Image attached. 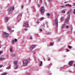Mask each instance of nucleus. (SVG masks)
Masks as SVG:
<instances>
[{
    "instance_id": "obj_22",
    "label": "nucleus",
    "mask_w": 75,
    "mask_h": 75,
    "mask_svg": "<svg viewBox=\"0 0 75 75\" xmlns=\"http://www.w3.org/2000/svg\"><path fill=\"white\" fill-rule=\"evenodd\" d=\"M6 69H10V67H8L6 68Z\"/></svg>"
},
{
    "instance_id": "obj_35",
    "label": "nucleus",
    "mask_w": 75,
    "mask_h": 75,
    "mask_svg": "<svg viewBox=\"0 0 75 75\" xmlns=\"http://www.w3.org/2000/svg\"><path fill=\"white\" fill-rule=\"evenodd\" d=\"M3 67V65H0V68Z\"/></svg>"
},
{
    "instance_id": "obj_49",
    "label": "nucleus",
    "mask_w": 75,
    "mask_h": 75,
    "mask_svg": "<svg viewBox=\"0 0 75 75\" xmlns=\"http://www.w3.org/2000/svg\"><path fill=\"white\" fill-rule=\"evenodd\" d=\"M37 23H39V22H37Z\"/></svg>"
},
{
    "instance_id": "obj_30",
    "label": "nucleus",
    "mask_w": 75,
    "mask_h": 75,
    "mask_svg": "<svg viewBox=\"0 0 75 75\" xmlns=\"http://www.w3.org/2000/svg\"><path fill=\"white\" fill-rule=\"evenodd\" d=\"M62 13H65V11H63L62 12Z\"/></svg>"
},
{
    "instance_id": "obj_19",
    "label": "nucleus",
    "mask_w": 75,
    "mask_h": 75,
    "mask_svg": "<svg viewBox=\"0 0 75 75\" xmlns=\"http://www.w3.org/2000/svg\"><path fill=\"white\" fill-rule=\"evenodd\" d=\"M44 18L42 17L40 18V21H42V20H44Z\"/></svg>"
},
{
    "instance_id": "obj_37",
    "label": "nucleus",
    "mask_w": 75,
    "mask_h": 75,
    "mask_svg": "<svg viewBox=\"0 0 75 75\" xmlns=\"http://www.w3.org/2000/svg\"><path fill=\"white\" fill-rule=\"evenodd\" d=\"M30 40H31L32 39V37H31V36H30Z\"/></svg>"
},
{
    "instance_id": "obj_20",
    "label": "nucleus",
    "mask_w": 75,
    "mask_h": 75,
    "mask_svg": "<svg viewBox=\"0 0 75 75\" xmlns=\"http://www.w3.org/2000/svg\"><path fill=\"white\" fill-rule=\"evenodd\" d=\"M42 62L41 61L40 62V66H42Z\"/></svg>"
},
{
    "instance_id": "obj_13",
    "label": "nucleus",
    "mask_w": 75,
    "mask_h": 75,
    "mask_svg": "<svg viewBox=\"0 0 75 75\" xmlns=\"http://www.w3.org/2000/svg\"><path fill=\"white\" fill-rule=\"evenodd\" d=\"M14 67L15 69H17L18 68V66L17 65H15Z\"/></svg>"
},
{
    "instance_id": "obj_8",
    "label": "nucleus",
    "mask_w": 75,
    "mask_h": 75,
    "mask_svg": "<svg viewBox=\"0 0 75 75\" xmlns=\"http://www.w3.org/2000/svg\"><path fill=\"white\" fill-rule=\"evenodd\" d=\"M35 45H33L30 47V49L31 50H33V49L34 48H35Z\"/></svg>"
},
{
    "instance_id": "obj_26",
    "label": "nucleus",
    "mask_w": 75,
    "mask_h": 75,
    "mask_svg": "<svg viewBox=\"0 0 75 75\" xmlns=\"http://www.w3.org/2000/svg\"><path fill=\"white\" fill-rule=\"evenodd\" d=\"M68 47L69 48H72V46L69 45L68 46Z\"/></svg>"
},
{
    "instance_id": "obj_29",
    "label": "nucleus",
    "mask_w": 75,
    "mask_h": 75,
    "mask_svg": "<svg viewBox=\"0 0 75 75\" xmlns=\"http://www.w3.org/2000/svg\"><path fill=\"white\" fill-rule=\"evenodd\" d=\"M45 24H46V25H48V22H45Z\"/></svg>"
},
{
    "instance_id": "obj_4",
    "label": "nucleus",
    "mask_w": 75,
    "mask_h": 75,
    "mask_svg": "<svg viewBox=\"0 0 75 75\" xmlns=\"http://www.w3.org/2000/svg\"><path fill=\"white\" fill-rule=\"evenodd\" d=\"M3 36L4 37H7L8 36V33L5 32H4L3 34Z\"/></svg>"
},
{
    "instance_id": "obj_32",
    "label": "nucleus",
    "mask_w": 75,
    "mask_h": 75,
    "mask_svg": "<svg viewBox=\"0 0 75 75\" xmlns=\"http://www.w3.org/2000/svg\"><path fill=\"white\" fill-rule=\"evenodd\" d=\"M14 40L15 42H17V39H15Z\"/></svg>"
},
{
    "instance_id": "obj_14",
    "label": "nucleus",
    "mask_w": 75,
    "mask_h": 75,
    "mask_svg": "<svg viewBox=\"0 0 75 75\" xmlns=\"http://www.w3.org/2000/svg\"><path fill=\"white\" fill-rule=\"evenodd\" d=\"M65 27V24H64L62 26V28H64Z\"/></svg>"
},
{
    "instance_id": "obj_16",
    "label": "nucleus",
    "mask_w": 75,
    "mask_h": 75,
    "mask_svg": "<svg viewBox=\"0 0 75 75\" xmlns=\"http://www.w3.org/2000/svg\"><path fill=\"white\" fill-rule=\"evenodd\" d=\"M61 19L62 21H64V17H61Z\"/></svg>"
},
{
    "instance_id": "obj_45",
    "label": "nucleus",
    "mask_w": 75,
    "mask_h": 75,
    "mask_svg": "<svg viewBox=\"0 0 75 75\" xmlns=\"http://www.w3.org/2000/svg\"><path fill=\"white\" fill-rule=\"evenodd\" d=\"M40 1L41 3H42V0H40Z\"/></svg>"
},
{
    "instance_id": "obj_40",
    "label": "nucleus",
    "mask_w": 75,
    "mask_h": 75,
    "mask_svg": "<svg viewBox=\"0 0 75 75\" xmlns=\"http://www.w3.org/2000/svg\"><path fill=\"white\" fill-rule=\"evenodd\" d=\"M50 2H51L52 0H48Z\"/></svg>"
},
{
    "instance_id": "obj_48",
    "label": "nucleus",
    "mask_w": 75,
    "mask_h": 75,
    "mask_svg": "<svg viewBox=\"0 0 75 75\" xmlns=\"http://www.w3.org/2000/svg\"><path fill=\"white\" fill-rule=\"evenodd\" d=\"M38 5L39 6L38 7H40V5L38 4Z\"/></svg>"
},
{
    "instance_id": "obj_12",
    "label": "nucleus",
    "mask_w": 75,
    "mask_h": 75,
    "mask_svg": "<svg viewBox=\"0 0 75 75\" xmlns=\"http://www.w3.org/2000/svg\"><path fill=\"white\" fill-rule=\"evenodd\" d=\"M5 59V58L2 57L0 58V61H2L3 60H4Z\"/></svg>"
},
{
    "instance_id": "obj_2",
    "label": "nucleus",
    "mask_w": 75,
    "mask_h": 75,
    "mask_svg": "<svg viewBox=\"0 0 75 75\" xmlns=\"http://www.w3.org/2000/svg\"><path fill=\"white\" fill-rule=\"evenodd\" d=\"M23 67H26L28 64V61L27 60H24L23 61Z\"/></svg>"
},
{
    "instance_id": "obj_24",
    "label": "nucleus",
    "mask_w": 75,
    "mask_h": 75,
    "mask_svg": "<svg viewBox=\"0 0 75 75\" xmlns=\"http://www.w3.org/2000/svg\"><path fill=\"white\" fill-rule=\"evenodd\" d=\"M14 64H17V61H15L14 62Z\"/></svg>"
},
{
    "instance_id": "obj_6",
    "label": "nucleus",
    "mask_w": 75,
    "mask_h": 75,
    "mask_svg": "<svg viewBox=\"0 0 75 75\" xmlns=\"http://www.w3.org/2000/svg\"><path fill=\"white\" fill-rule=\"evenodd\" d=\"M55 21V24L57 27H58V19H57V18L56 19Z\"/></svg>"
},
{
    "instance_id": "obj_25",
    "label": "nucleus",
    "mask_w": 75,
    "mask_h": 75,
    "mask_svg": "<svg viewBox=\"0 0 75 75\" xmlns=\"http://www.w3.org/2000/svg\"><path fill=\"white\" fill-rule=\"evenodd\" d=\"M14 40H13L12 41L11 44H14Z\"/></svg>"
},
{
    "instance_id": "obj_41",
    "label": "nucleus",
    "mask_w": 75,
    "mask_h": 75,
    "mask_svg": "<svg viewBox=\"0 0 75 75\" xmlns=\"http://www.w3.org/2000/svg\"><path fill=\"white\" fill-rule=\"evenodd\" d=\"M73 14H75V10H74V11Z\"/></svg>"
},
{
    "instance_id": "obj_31",
    "label": "nucleus",
    "mask_w": 75,
    "mask_h": 75,
    "mask_svg": "<svg viewBox=\"0 0 75 75\" xmlns=\"http://www.w3.org/2000/svg\"><path fill=\"white\" fill-rule=\"evenodd\" d=\"M53 44H54V43L52 42H51L50 43V45H53Z\"/></svg>"
},
{
    "instance_id": "obj_21",
    "label": "nucleus",
    "mask_w": 75,
    "mask_h": 75,
    "mask_svg": "<svg viewBox=\"0 0 75 75\" xmlns=\"http://www.w3.org/2000/svg\"><path fill=\"white\" fill-rule=\"evenodd\" d=\"M7 75V73H5L1 74V75Z\"/></svg>"
},
{
    "instance_id": "obj_43",
    "label": "nucleus",
    "mask_w": 75,
    "mask_h": 75,
    "mask_svg": "<svg viewBox=\"0 0 75 75\" xmlns=\"http://www.w3.org/2000/svg\"><path fill=\"white\" fill-rule=\"evenodd\" d=\"M45 23H44L43 24V26H44H44H45Z\"/></svg>"
},
{
    "instance_id": "obj_10",
    "label": "nucleus",
    "mask_w": 75,
    "mask_h": 75,
    "mask_svg": "<svg viewBox=\"0 0 75 75\" xmlns=\"http://www.w3.org/2000/svg\"><path fill=\"white\" fill-rule=\"evenodd\" d=\"M65 6H69L70 7H71V5L69 4H66Z\"/></svg>"
},
{
    "instance_id": "obj_50",
    "label": "nucleus",
    "mask_w": 75,
    "mask_h": 75,
    "mask_svg": "<svg viewBox=\"0 0 75 75\" xmlns=\"http://www.w3.org/2000/svg\"><path fill=\"white\" fill-rule=\"evenodd\" d=\"M67 51H69V50H67Z\"/></svg>"
},
{
    "instance_id": "obj_17",
    "label": "nucleus",
    "mask_w": 75,
    "mask_h": 75,
    "mask_svg": "<svg viewBox=\"0 0 75 75\" xmlns=\"http://www.w3.org/2000/svg\"><path fill=\"white\" fill-rule=\"evenodd\" d=\"M10 52H13V49H12V48H10Z\"/></svg>"
},
{
    "instance_id": "obj_28",
    "label": "nucleus",
    "mask_w": 75,
    "mask_h": 75,
    "mask_svg": "<svg viewBox=\"0 0 75 75\" xmlns=\"http://www.w3.org/2000/svg\"><path fill=\"white\" fill-rule=\"evenodd\" d=\"M66 27L67 28H69V26L68 25H67L66 26Z\"/></svg>"
},
{
    "instance_id": "obj_7",
    "label": "nucleus",
    "mask_w": 75,
    "mask_h": 75,
    "mask_svg": "<svg viewBox=\"0 0 75 75\" xmlns=\"http://www.w3.org/2000/svg\"><path fill=\"white\" fill-rule=\"evenodd\" d=\"M69 12H68V14L67 17V19L68 20L70 18V16H71V14L70 13L69 14Z\"/></svg>"
},
{
    "instance_id": "obj_3",
    "label": "nucleus",
    "mask_w": 75,
    "mask_h": 75,
    "mask_svg": "<svg viewBox=\"0 0 75 75\" xmlns=\"http://www.w3.org/2000/svg\"><path fill=\"white\" fill-rule=\"evenodd\" d=\"M42 14H44L45 13V8L44 6H42L41 7V10H40Z\"/></svg>"
},
{
    "instance_id": "obj_47",
    "label": "nucleus",
    "mask_w": 75,
    "mask_h": 75,
    "mask_svg": "<svg viewBox=\"0 0 75 75\" xmlns=\"http://www.w3.org/2000/svg\"><path fill=\"white\" fill-rule=\"evenodd\" d=\"M1 46L0 45V48H1Z\"/></svg>"
},
{
    "instance_id": "obj_51",
    "label": "nucleus",
    "mask_w": 75,
    "mask_h": 75,
    "mask_svg": "<svg viewBox=\"0 0 75 75\" xmlns=\"http://www.w3.org/2000/svg\"><path fill=\"white\" fill-rule=\"evenodd\" d=\"M64 3H66V2H65Z\"/></svg>"
},
{
    "instance_id": "obj_39",
    "label": "nucleus",
    "mask_w": 75,
    "mask_h": 75,
    "mask_svg": "<svg viewBox=\"0 0 75 75\" xmlns=\"http://www.w3.org/2000/svg\"><path fill=\"white\" fill-rule=\"evenodd\" d=\"M40 31H42V29H40Z\"/></svg>"
},
{
    "instance_id": "obj_9",
    "label": "nucleus",
    "mask_w": 75,
    "mask_h": 75,
    "mask_svg": "<svg viewBox=\"0 0 75 75\" xmlns=\"http://www.w3.org/2000/svg\"><path fill=\"white\" fill-rule=\"evenodd\" d=\"M69 65H72V62L70 61L69 62Z\"/></svg>"
},
{
    "instance_id": "obj_38",
    "label": "nucleus",
    "mask_w": 75,
    "mask_h": 75,
    "mask_svg": "<svg viewBox=\"0 0 75 75\" xmlns=\"http://www.w3.org/2000/svg\"><path fill=\"white\" fill-rule=\"evenodd\" d=\"M60 40H61V38H60L58 40V41H60Z\"/></svg>"
},
{
    "instance_id": "obj_33",
    "label": "nucleus",
    "mask_w": 75,
    "mask_h": 75,
    "mask_svg": "<svg viewBox=\"0 0 75 75\" xmlns=\"http://www.w3.org/2000/svg\"><path fill=\"white\" fill-rule=\"evenodd\" d=\"M50 14L49 13H48L47 14V16H50Z\"/></svg>"
},
{
    "instance_id": "obj_46",
    "label": "nucleus",
    "mask_w": 75,
    "mask_h": 75,
    "mask_svg": "<svg viewBox=\"0 0 75 75\" xmlns=\"http://www.w3.org/2000/svg\"><path fill=\"white\" fill-rule=\"evenodd\" d=\"M74 68H75V64H74Z\"/></svg>"
},
{
    "instance_id": "obj_1",
    "label": "nucleus",
    "mask_w": 75,
    "mask_h": 75,
    "mask_svg": "<svg viewBox=\"0 0 75 75\" xmlns=\"http://www.w3.org/2000/svg\"><path fill=\"white\" fill-rule=\"evenodd\" d=\"M14 7H11L9 8L7 10V11L8 13V14H10L11 12H12L13 11H14Z\"/></svg>"
},
{
    "instance_id": "obj_5",
    "label": "nucleus",
    "mask_w": 75,
    "mask_h": 75,
    "mask_svg": "<svg viewBox=\"0 0 75 75\" xmlns=\"http://www.w3.org/2000/svg\"><path fill=\"white\" fill-rule=\"evenodd\" d=\"M23 26L25 27L26 28H28V27H29V24H28L27 23H25L23 24Z\"/></svg>"
},
{
    "instance_id": "obj_15",
    "label": "nucleus",
    "mask_w": 75,
    "mask_h": 75,
    "mask_svg": "<svg viewBox=\"0 0 75 75\" xmlns=\"http://www.w3.org/2000/svg\"><path fill=\"white\" fill-rule=\"evenodd\" d=\"M5 20L6 21V22H7V21H8V18L6 17V18H5Z\"/></svg>"
},
{
    "instance_id": "obj_42",
    "label": "nucleus",
    "mask_w": 75,
    "mask_h": 75,
    "mask_svg": "<svg viewBox=\"0 0 75 75\" xmlns=\"http://www.w3.org/2000/svg\"><path fill=\"white\" fill-rule=\"evenodd\" d=\"M23 7H24V6H21L22 8H23Z\"/></svg>"
},
{
    "instance_id": "obj_18",
    "label": "nucleus",
    "mask_w": 75,
    "mask_h": 75,
    "mask_svg": "<svg viewBox=\"0 0 75 75\" xmlns=\"http://www.w3.org/2000/svg\"><path fill=\"white\" fill-rule=\"evenodd\" d=\"M69 21V20H68V19H66L65 22H66V23H67V22H68Z\"/></svg>"
},
{
    "instance_id": "obj_34",
    "label": "nucleus",
    "mask_w": 75,
    "mask_h": 75,
    "mask_svg": "<svg viewBox=\"0 0 75 75\" xmlns=\"http://www.w3.org/2000/svg\"><path fill=\"white\" fill-rule=\"evenodd\" d=\"M1 53H3V51H0V54H1Z\"/></svg>"
},
{
    "instance_id": "obj_23",
    "label": "nucleus",
    "mask_w": 75,
    "mask_h": 75,
    "mask_svg": "<svg viewBox=\"0 0 75 75\" xmlns=\"http://www.w3.org/2000/svg\"><path fill=\"white\" fill-rule=\"evenodd\" d=\"M61 7H63L64 8H65V7H66L64 6H61Z\"/></svg>"
},
{
    "instance_id": "obj_36",
    "label": "nucleus",
    "mask_w": 75,
    "mask_h": 75,
    "mask_svg": "<svg viewBox=\"0 0 75 75\" xmlns=\"http://www.w3.org/2000/svg\"><path fill=\"white\" fill-rule=\"evenodd\" d=\"M27 30H28V29H27L26 28L25 29V31H27Z\"/></svg>"
},
{
    "instance_id": "obj_44",
    "label": "nucleus",
    "mask_w": 75,
    "mask_h": 75,
    "mask_svg": "<svg viewBox=\"0 0 75 75\" xmlns=\"http://www.w3.org/2000/svg\"><path fill=\"white\" fill-rule=\"evenodd\" d=\"M48 60L49 61H50V59H48Z\"/></svg>"
},
{
    "instance_id": "obj_27",
    "label": "nucleus",
    "mask_w": 75,
    "mask_h": 75,
    "mask_svg": "<svg viewBox=\"0 0 75 75\" xmlns=\"http://www.w3.org/2000/svg\"><path fill=\"white\" fill-rule=\"evenodd\" d=\"M47 34H48L49 35H51V32H49Z\"/></svg>"
},
{
    "instance_id": "obj_11",
    "label": "nucleus",
    "mask_w": 75,
    "mask_h": 75,
    "mask_svg": "<svg viewBox=\"0 0 75 75\" xmlns=\"http://www.w3.org/2000/svg\"><path fill=\"white\" fill-rule=\"evenodd\" d=\"M8 31L9 32H11V29L9 27L8 28Z\"/></svg>"
}]
</instances>
